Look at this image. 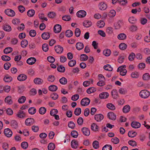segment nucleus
<instances>
[{"label":"nucleus","mask_w":150,"mask_h":150,"mask_svg":"<svg viewBox=\"0 0 150 150\" xmlns=\"http://www.w3.org/2000/svg\"><path fill=\"white\" fill-rule=\"evenodd\" d=\"M150 94L149 92L146 90H142L139 93L140 96L144 98H147L150 96Z\"/></svg>","instance_id":"1"},{"label":"nucleus","mask_w":150,"mask_h":150,"mask_svg":"<svg viewBox=\"0 0 150 150\" xmlns=\"http://www.w3.org/2000/svg\"><path fill=\"white\" fill-rule=\"evenodd\" d=\"M35 122L34 120L32 118H28L26 119L25 122L26 125L30 126L33 124Z\"/></svg>","instance_id":"2"},{"label":"nucleus","mask_w":150,"mask_h":150,"mask_svg":"<svg viewBox=\"0 0 150 150\" xmlns=\"http://www.w3.org/2000/svg\"><path fill=\"white\" fill-rule=\"evenodd\" d=\"M90 102V100L88 98H85L81 100V104L83 106H86L89 105Z\"/></svg>","instance_id":"3"},{"label":"nucleus","mask_w":150,"mask_h":150,"mask_svg":"<svg viewBox=\"0 0 150 150\" xmlns=\"http://www.w3.org/2000/svg\"><path fill=\"white\" fill-rule=\"evenodd\" d=\"M4 12L6 15L10 17H13L15 15V12L11 9H6L5 11Z\"/></svg>","instance_id":"4"},{"label":"nucleus","mask_w":150,"mask_h":150,"mask_svg":"<svg viewBox=\"0 0 150 150\" xmlns=\"http://www.w3.org/2000/svg\"><path fill=\"white\" fill-rule=\"evenodd\" d=\"M86 15V12L83 10L79 11L76 13L77 16L79 18H82L84 17Z\"/></svg>","instance_id":"5"},{"label":"nucleus","mask_w":150,"mask_h":150,"mask_svg":"<svg viewBox=\"0 0 150 150\" xmlns=\"http://www.w3.org/2000/svg\"><path fill=\"white\" fill-rule=\"evenodd\" d=\"M4 133L5 135L7 137H11L12 134V132L9 128H6L4 129Z\"/></svg>","instance_id":"6"},{"label":"nucleus","mask_w":150,"mask_h":150,"mask_svg":"<svg viewBox=\"0 0 150 150\" xmlns=\"http://www.w3.org/2000/svg\"><path fill=\"white\" fill-rule=\"evenodd\" d=\"M83 134L85 136H88L90 134V131L89 129L86 127H83L81 129Z\"/></svg>","instance_id":"7"},{"label":"nucleus","mask_w":150,"mask_h":150,"mask_svg":"<svg viewBox=\"0 0 150 150\" xmlns=\"http://www.w3.org/2000/svg\"><path fill=\"white\" fill-rule=\"evenodd\" d=\"M55 50L57 53L61 54L63 52V48L59 45L55 46L54 47Z\"/></svg>","instance_id":"8"},{"label":"nucleus","mask_w":150,"mask_h":150,"mask_svg":"<svg viewBox=\"0 0 150 150\" xmlns=\"http://www.w3.org/2000/svg\"><path fill=\"white\" fill-rule=\"evenodd\" d=\"M16 116L19 118H22L26 117V115L24 111L21 110H20L18 112Z\"/></svg>","instance_id":"9"},{"label":"nucleus","mask_w":150,"mask_h":150,"mask_svg":"<svg viewBox=\"0 0 150 150\" xmlns=\"http://www.w3.org/2000/svg\"><path fill=\"white\" fill-rule=\"evenodd\" d=\"M62 29V27L61 25L59 24H56L54 27V31L55 33H59Z\"/></svg>","instance_id":"10"},{"label":"nucleus","mask_w":150,"mask_h":150,"mask_svg":"<svg viewBox=\"0 0 150 150\" xmlns=\"http://www.w3.org/2000/svg\"><path fill=\"white\" fill-rule=\"evenodd\" d=\"M27 78V76L23 74L19 75L17 77V79L21 81H25Z\"/></svg>","instance_id":"11"},{"label":"nucleus","mask_w":150,"mask_h":150,"mask_svg":"<svg viewBox=\"0 0 150 150\" xmlns=\"http://www.w3.org/2000/svg\"><path fill=\"white\" fill-rule=\"evenodd\" d=\"M104 118L103 116L101 114H96L94 116L95 119L97 122H100Z\"/></svg>","instance_id":"12"},{"label":"nucleus","mask_w":150,"mask_h":150,"mask_svg":"<svg viewBox=\"0 0 150 150\" xmlns=\"http://www.w3.org/2000/svg\"><path fill=\"white\" fill-rule=\"evenodd\" d=\"M78 142L75 139L73 140L71 142V147L74 149H76L78 146Z\"/></svg>","instance_id":"13"},{"label":"nucleus","mask_w":150,"mask_h":150,"mask_svg":"<svg viewBox=\"0 0 150 150\" xmlns=\"http://www.w3.org/2000/svg\"><path fill=\"white\" fill-rule=\"evenodd\" d=\"M131 126L133 128H138L140 127L141 124L138 122L133 121L131 123Z\"/></svg>","instance_id":"14"},{"label":"nucleus","mask_w":150,"mask_h":150,"mask_svg":"<svg viewBox=\"0 0 150 150\" xmlns=\"http://www.w3.org/2000/svg\"><path fill=\"white\" fill-rule=\"evenodd\" d=\"M36 61V59L35 58L30 57L27 60L26 62L28 64L30 65H32L34 64Z\"/></svg>","instance_id":"15"},{"label":"nucleus","mask_w":150,"mask_h":150,"mask_svg":"<svg viewBox=\"0 0 150 150\" xmlns=\"http://www.w3.org/2000/svg\"><path fill=\"white\" fill-rule=\"evenodd\" d=\"M108 116L109 119L112 120H115L116 119V115L112 112H109L108 113Z\"/></svg>","instance_id":"16"},{"label":"nucleus","mask_w":150,"mask_h":150,"mask_svg":"<svg viewBox=\"0 0 150 150\" xmlns=\"http://www.w3.org/2000/svg\"><path fill=\"white\" fill-rule=\"evenodd\" d=\"M109 94L106 92H104L100 93L99 95V98L101 99H106L108 97Z\"/></svg>","instance_id":"17"},{"label":"nucleus","mask_w":150,"mask_h":150,"mask_svg":"<svg viewBox=\"0 0 150 150\" xmlns=\"http://www.w3.org/2000/svg\"><path fill=\"white\" fill-rule=\"evenodd\" d=\"M42 38L45 40L48 39L50 37V34L48 32H44L41 35Z\"/></svg>","instance_id":"18"},{"label":"nucleus","mask_w":150,"mask_h":150,"mask_svg":"<svg viewBox=\"0 0 150 150\" xmlns=\"http://www.w3.org/2000/svg\"><path fill=\"white\" fill-rule=\"evenodd\" d=\"M3 28L5 31L10 32L11 30V27L8 25L5 24L3 25Z\"/></svg>","instance_id":"19"},{"label":"nucleus","mask_w":150,"mask_h":150,"mask_svg":"<svg viewBox=\"0 0 150 150\" xmlns=\"http://www.w3.org/2000/svg\"><path fill=\"white\" fill-rule=\"evenodd\" d=\"M99 8L102 10H104L107 8V5L103 2H100L99 5Z\"/></svg>","instance_id":"20"},{"label":"nucleus","mask_w":150,"mask_h":150,"mask_svg":"<svg viewBox=\"0 0 150 150\" xmlns=\"http://www.w3.org/2000/svg\"><path fill=\"white\" fill-rule=\"evenodd\" d=\"M5 102L9 105L13 103L11 100V97L10 96H8L5 99Z\"/></svg>","instance_id":"21"},{"label":"nucleus","mask_w":150,"mask_h":150,"mask_svg":"<svg viewBox=\"0 0 150 150\" xmlns=\"http://www.w3.org/2000/svg\"><path fill=\"white\" fill-rule=\"evenodd\" d=\"M76 48L79 50H81L84 47V45L82 43L80 42H77L76 45Z\"/></svg>","instance_id":"22"},{"label":"nucleus","mask_w":150,"mask_h":150,"mask_svg":"<svg viewBox=\"0 0 150 150\" xmlns=\"http://www.w3.org/2000/svg\"><path fill=\"white\" fill-rule=\"evenodd\" d=\"M4 81L6 82H9L12 80V78L8 75H6L4 78Z\"/></svg>","instance_id":"23"},{"label":"nucleus","mask_w":150,"mask_h":150,"mask_svg":"<svg viewBox=\"0 0 150 150\" xmlns=\"http://www.w3.org/2000/svg\"><path fill=\"white\" fill-rule=\"evenodd\" d=\"M111 94L113 98L116 99L118 97V93L117 90L113 89L111 92Z\"/></svg>","instance_id":"24"},{"label":"nucleus","mask_w":150,"mask_h":150,"mask_svg":"<svg viewBox=\"0 0 150 150\" xmlns=\"http://www.w3.org/2000/svg\"><path fill=\"white\" fill-rule=\"evenodd\" d=\"M57 87L54 85H51L48 87L49 90L51 91H55L57 89Z\"/></svg>","instance_id":"25"},{"label":"nucleus","mask_w":150,"mask_h":150,"mask_svg":"<svg viewBox=\"0 0 150 150\" xmlns=\"http://www.w3.org/2000/svg\"><path fill=\"white\" fill-rule=\"evenodd\" d=\"M43 81V80L39 78H35L34 80V83L37 84H41L42 83Z\"/></svg>","instance_id":"26"},{"label":"nucleus","mask_w":150,"mask_h":150,"mask_svg":"<svg viewBox=\"0 0 150 150\" xmlns=\"http://www.w3.org/2000/svg\"><path fill=\"white\" fill-rule=\"evenodd\" d=\"M92 23L91 21H85L83 23V26L85 27L88 28L91 26L92 25Z\"/></svg>","instance_id":"27"},{"label":"nucleus","mask_w":150,"mask_h":150,"mask_svg":"<svg viewBox=\"0 0 150 150\" xmlns=\"http://www.w3.org/2000/svg\"><path fill=\"white\" fill-rule=\"evenodd\" d=\"M96 89L94 87H91L88 88L86 92L88 94H91L94 93L96 91Z\"/></svg>","instance_id":"28"},{"label":"nucleus","mask_w":150,"mask_h":150,"mask_svg":"<svg viewBox=\"0 0 150 150\" xmlns=\"http://www.w3.org/2000/svg\"><path fill=\"white\" fill-rule=\"evenodd\" d=\"M35 11L33 9H31L28 10L27 13L28 16L30 17H32L35 14Z\"/></svg>","instance_id":"29"},{"label":"nucleus","mask_w":150,"mask_h":150,"mask_svg":"<svg viewBox=\"0 0 150 150\" xmlns=\"http://www.w3.org/2000/svg\"><path fill=\"white\" fill-rule=\"evenodd\" d=\"M80 57L81 60L82 61H86L88 59V57L86 54H81Z\"/></svg>","instance_id":"30"},{"label":"nucleus","mask_w":150,"mask_h":150,"mask_svg":"<svg viewBox=\"0 0 150 150\" xmlns=\"http://www.w3.org/2000/svg\"><path fill=\"white\" fill-rule=\"evenodd\" d=\"M11 125L13 128L16 129L18 127V123L16 121L12 120L11 122Z\"/></svg>","instance_id":"31"},{"label":"nucleus","mask_w":150,"mask_h":150,"mask_svg":"<svg viewBox=\"0 0 150 150\" xmlns=\"http://www.w3.org/2000/svg\"><path fill=\"white\" fill-rule=\"evenodd\" d=\"M126 38V35L124 33H120L117 36L118 38L120 40H125Z\"/></svg>","instance_id":"32"},{"label":"nucleus","mask_w":150,"mask_h":150,"mask_svg":"<svg viewBox=\"0 0 150 150\" xmlns=\"http://www.w3.org/2000/svg\"><path fill=\"white\" fill-rule=\"evenodd\" d=\"M137 134V133L135 132H133L132 131H129L128 133V136L131 137H134Z\"/></svg>","instance_id":"33"},{"label":"nucleus","mask_w":150,"mask_h":150,"mask_svg":"<svg viewBox=\"0 0 150 150\" xmlns=\"http://www.w3.org/2000/svg\"><path fill=\"white\" fill-rule=\"evenodd\" d=\"M130 107L129 105H127L123 108L122 110L124 112L126 113L128 112L130 110Z\"/></svg>","instance_id":"34"},{"label":"nucleus","mask_w":150,"mask_h":150,"mask_svg":"<svg viewBox=\"0 0 150 150\" xmlns=\"http://www.w3.org/2000/svg\"><path fill=\"white\" fill-rule=\"evenodd\" d=\"M103 68L105 70L109 71H111L113 70L112 68L109 64H107L105 65Z\"/></svg>","instance_id":"35"},{"label":"nucleus","mask_w":150,"mask_h":150,"mask_svg":"<svg viewBox=\"0 0 150 150\" xmlns=\"http://www.w3.org/2000/svg\"><path fill=\"white\" fill-rule=\"evenodd\" d=\"M46 111V109L44 107H41L39 110V113L41 115L44 114Z\"/></svg>","instance_id":"36"},{"label":"nucleus","mask_w":150,"mask_h":150,"mask_svg":"<svg viewBox=\"0 0 150 150\" xmlns=\"http://www.w3.org/2000/svg\"><path fill=\"white\" fill-rule=\"evenodd\" d=\"M60 83L63 85H65L67 83V79L64 77H63L59 80Z\"/></svg>","instance_id":"37"},{"label":"nucleus","mask_w":150,"mask_h":150,"mask_svg":"<svg viewBox=\"0 0 150 150\" xmlns=\"http://www.w3.org/2000/svg\"><path fill=\"white\" fill-rule=\"evenodd\" d=\"M13 51V49L11 47H7L5 48L4 50V53L7 54Z\"/></svg>","instance_id":"38"},{"label":"nucleus","mask_w":150,"mask_h":150,"mask_svg":"<svg viewBox=\"0 0 150 150\" xmlns=\"http://www.w3.org/2000/svg\"><path fill=\"white\" fill-rule=\"evenodd\" d=\"M47 148L49 150H54L55 148V144L52 143H50L48 145Z\"/></svg>","instance_id":"39"},{"label":"nucleus","mask_w":150,"mask_h":150,"mask_svg":"<svg viewBox=\"0 0 150 150\" xmlns=\"http://www.w3.org/2000/svg\"><path fill=\"white\" fill-rule=\"evenodd\" d=\"M119 47L120 50H124L126 49L127 45L125 43H121L119 45Z\"/></svg>","instance_id":"40"},{"label":"nucleus","mask_w":150,"mask_h":150,"mask_svg":"<svg viewBox=\"0 0 150 150\" xmlns=\"http://www.w3.org/2000/svg\"><path fill=\"white\" fill-rule=\"evenodd\" d=\"M65 34L66 36L67 37H70L73 35V32L71 30H68L66 32Z\"/></svg>","instance_id":"41"},{"label":"nucleus","mask_w":150,"mask_h":150,"mask_svg":"<svg viewBox=\"0 0 150 150\" xmlns=\"http://www.w3.org/2000/svg\"><path fill=\"white\" fill-rule=\"evenodd\" d=\"M81 109L79 108H76L74 110L75 114L77 116L79 115L81 113Z\"/></svg>","instance_id":"42"},{"label":"nucleus","mask_w":150,"mask_h":150,"mask_svg":"<svg viewBox=\"0 0 150 150\" xmlns=\"http://www.w3.org/2000/svg\"><path fill=\"white\" fill-rule=\"evenodd\" d=\"M28 44V42L26 40H23L21 42V45L22 47L24 48L26 47Z\"/></svg>","instance_id":"43"},{"label":"nucleus","mask_w":150,"mask_h":150,"mask_svg":"<svg viewBox=\"0 0 150 150\" xmlns=\"http://www.w3.org/2000/svg\"><path fill=\"white\" fill-rule=\"evenodd\" d=\"M105 23L103 21H98L97 23V25L99 28L103 27L105 25Z\"/></svg>","instance_id":"44"},{"label":"nucleus","mask_w":150,"mask_h":150,"mask_svg":"<svg viewBox=\"0 0 150 150\" xmlns=\"http://www.w3.org/2000/svg\"><path fill=\"white\" fill-rule=\"evenodd\" d=\"M57 70L60 72H64L65 71V67L62 65H60L57 68Z\"/></svg>","instance_id":"45"},{"label":"nucleus","mask_w":150,"mask_h":150,"mask_svg":"<svg viewBox=\"0 0 150 150\" xmlns=\"http://www.w3.org/2000/svg\"><path fill=\"white\" fill-rule=\"evenodd\" d=\"M29 113L31 115L34 114L36 112V110L34 107L30 108L28 110Z\"/></svg>","instance_id":"46"},{"label":"nucleus","mask_w":150,"mask_h":150,"mask_svg":"<svg viewBox=\"0 0 150 150\" xmlns=\"http://www.w3.org/2000/svg\"><path fill=\"white\" fill-rule=\"evenodd\" d=\"M98 126L96 125V124L94 123L92 124L91 126V129L95 131H98Z\"/></svg>","instance_id":"47"},{"label":"nucleus","mask_w":150,"mask_h":150,"mask_svg":"<svg viewBox=\"0 0 150 150\" xmlns=\"http://www.w3.org/2000/svg\"><path fill=\"white\" fill-rule=\"evenodd\" d=\"M107 107L109 109L114 110L115 109V106L112 103H109L107 104Z\"/></svg>","instance_id":"48"},{"label":"nucleus","mask_w":150,"mask_h":150,"mask_svg":"<svg viewBox=\"0 0 150 150\" xmlns=\"http://www.w3.org/2000/svg\"><path fill=\"white\" fill-rule=\"evenodd\" d=\"M25 100V97L24 96H22L18 99V101L20 103H24Z\"/></svg>","instance_id":"49"},{"label":"nucleus","mask_w":150,"mask_h":150,"mask_svg":"<svg viewBox=\"0 0 150 150\" xmlns=\"http://www.w3.org/2000/svg\"><path fill=\"white\" fill-rule=\"evenodd\" d=\"M76 61L75 60H70L68 63V65L70 67H73L76 64Z\"/></svg>","instance_id":"50"},{"label":"nucleus","mask_w":150,"mask_h":150,"mask_svg":"<svg viewBox=\"0 0 150 150\" xmlns=\"http://www.w3.org/2000/svg\"><path fill=\"white\" fill-rule=\"evenodd\" d=\"M1 59L3 61H8L11 60V58L6 55H3L1 57Z\"/></svg>","instance_id":"51"},{"label":"nucleus","mask_w":150,"mask_h":150,"mask_svg":"<svg viewBox=\"0 0 150 150\" xmlns=\"http://www.w3.org/2000/svg\"><path fill=\"white\" fill-rule=\"evenodd\" d=\"M71 134L73 137L76 138L78 135V133L76 131L73 130L71 132Z\"/></svg>","instance_id":"52"},{"label":"nucleus","mask_w":150,"mask_h":150,"mask_svg":"<svg viewBox=\"0 0 150 150\" xmlns=\"http://www.w3.org/2000/svg\"><path fill=\"white\" fill-rule=\"evenodd\" d=\"M112 146L110 145H106L103 147L102 150H112Z\"/></svg>","instance_id":"53"},{"label":"nucleus","mask_w":150,"mask_h":150,"mask_svg":"<svg viewBox=\"0 0 150 150\" xmlns=\"http://www.w3.org/2000/svg\"><path fill=\"white\" fill-rule=\"evenodd\" d=\"M135 55L134 53H131L129 56V60L130 61H132L135 57Z\"/></svg>","instance_id":"54"},{"label":"nucleus","mask_w":150,"mask_h":150,"mask_svg":"<svg viewBox=\"0 0 150 150\" xmlns=\"http://www.w3.org/2000/svg\"><path fill=\"white\" fill-rule=\"evenodd\" d=\"M50 97L54 100L57 99L58 98V95L55 93H53L50 95Z\"/></svg>","instance_id":"55"},{"label":"nucleus","mask_w":150,"mask_h":150,"mask_svg":"<svg viewBox=\"0 0 150 150\" xmlns=\"http://www.w3.org/2000/svg\"><path fill=\"white\" fill-rule=\"evenodd\" d=\"M68 126L69 128L74 129L75 127V125L73 122L70 121L68 123Z\"/></svg>","instance_id":"56"},{"label":"nucleus","mask_w":150,"mask_h":150,"mask_svg":"<svg viewBox=\"0 0 150 150\" xmlns=\"http://www.w3.org/2000/svg\"><path fill=\"white\" fill-rule=\"evenodd\" d=\"M75 33L76 36L78 37L81 34V31L80 29L79 28H76L75 30Z\"/></svg>","instance_id":"57"},{"label":"nucleus","mask_w":150,"mask_h":150,"mask_svg":"<svg viewBox=\"0 0 150 150\" xmlns=\"http://www.w3.org/2000/svg\"><path fill=\"white\" fill-rule=\"evenodd\" d=\"M104 55L106 56H109L111 53V51L109 49L104 50L103 52Z\"/></svg>","instance_id":"58"},{"label":"nucleus","mask_w":150,"mask_h":150,"mask_svg":"<svg viewBox=\"0 0 150 150\" xmlns=\"http://www.w3.org/2000/svg\"><path fill=\"white\" fill-rule=\"evenodd\" d=\"M56 14L53 12H50L48 14V16L50 18H53L56 16Z\"/></svg>","instance_id":"59"},{"label":"nucleus","mask_w":150,"mask_h":150,"mask_svg":"<svg viewBox=\"0 0 150 150\" xmlns=\"http://www.w3.org/2000/svg\"><path fill=\"white\" fill-rule=\"evenodd\" d=\"M128 144L129 145L133 146H136L137 145L136 142L135 141L132 140L129 141Z\"/></svg>","instance_id":"60"},{"label":"nucleus","mask_w":150,"mask_h":150,"mask_svg":"<svg viewBox=\"0 0 150 150\" xmlns=\"http://www.w3.org/2000/svg\"><path fill=\"white\" fill-rule=\"evenodd\" d=\"M79 98V96L78 94H76L73 96L71 98V99L73 101H75L77 100Z\"/></svg>","instance_id":"61"},{"label":"nucleus","mask_w":150,"mask_h":150,"mask_svg":"<svg viewBox=\"0 0 150 150\" xmlns=\"http://www.w3.org/2000/svg\"><path fill=\"white\" fill-rule=\"evenodd\" d=\"M93 145L94 148L97 149L99 147V142L97 141H94L93 142Z\"/></svg>","instance_id":"62"},{"label":"nucleus","mask_w":150,"mask_h":150,"mask_svg":"<svg viewBox=\"0 0 150 150\" xmlns=\"http://www.w3.org/2000/svg\"><path fill=\"white\" fill-rule=\"evenodd\" d=\"M128 20L129 22L132 23H134L136 21V19L133 16L130 17Z\"/></svg>","instance_id":"63"},{"label":"nucleus","mask_w":150,"mask_h":150,"mask_svg":"<svg viewBox=\"0 0 150 150\" xmlns=\"http://www.w3.org/2000/svg\"><path fill=\"white\" fill-rule=\"evenodd\" d=\"M22 147L24 149H26L28 146V143L26 142H23L21 144Z\"/></svg>","instance_id":"64"}]
</instances>
